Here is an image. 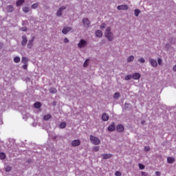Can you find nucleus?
<instances>
[{
    "instance_id": "nucleus-6",
    "label": "nucleus",
    "mask_w": 176,
    "mask_h": 176,
    "mask_svg": "<svg viewBox=\"0 0 176 176\" xmlns=\"http://www.w3.org/2000/svg\"><path fill=\"white\" fill-rule=\"evenodd\" d=\"M148 61L153 68H156V67H157V61H156V60L154 58H149Z\"/></svg>"
},
{
    "instance_id": "nucleus-14",
    "label": "nucleus",
    "mask_w": 176,
    "mask_h": 176,
    "mask_svg": "<svg viewBox=\"0 0 176 176\" xmlns=\"http://www.w3.org/2000/svg\"><path fill=\"white\" fill-rule=\"evenodd\" d=\"M34 46V40H30L28 43V49H32V47Z\"/></svg>"
},
{
    "instance_id": "nucleus-24",
    "label": "nucleus",
    "mask_w": 176,
    "mask_h": 176,
    "mask_svg": "<svg viewBox=\"0 0 176 176\" xmlns=\"http://www.w3.org/2000/svg\"><path fill=\"white\" fill-rule=\"evenodd\" d=\"M89 61H90V60L87 59V60L84 62V64H83L84 68H86V67H89Z\"/></svg>"
},
{
    "instance_id": "nucleus-2",
    "label": "nucleus",
    "mask_w": 176,
    "mask_h": 176,
    "mask_svg": "<svg viewBox=\"0 0 176 176\" xmlns=\"http://www.w3.org/2000/svg\"><path fill=\"white\" fill-rule=\"evenodd\" d=\"M65 9H67V6H65L60 7L56 12V17H61V16L64 14V10H65Z\"/></svg>"
},
{
    "instance_id": "nucleus-21",
    "label": "nucleus",
    "mask_w": 176,
    "mask_h": 176,
    "mask_svg": "<svg viewBox=\"0 0 176 176\" xmlns=\"http://www.w3.org/2000/svg\"><path fill=\"white\" fill-rule=\"evenodd\" d=\"M66 126H67V123H65V122H63L59 124V128L65 129Z\"/></svg>"
},
{
    "instance_id": "nucleus-3",
    "label": "nucleus",
    "mask_w": 176,
    "mask_h": 176,
    "mask_svg": "<svg viewBox=\"0 0 176 176\" xmlns=\"http://www.w3.org/2000/svg\"><path fill=\"white\" fill-rule=\"evenodd\" d=\"M90 140H91V142L94 144V145H100V144L101 143V141L100 140V139H98V138L96 136L91 135Z\"/></svg>"
},
{
    "instance_id": "nucleus-8",
    "label": "nucleus",
    "mask_w": 176,
    "mask_h": 176,
    "mask_svg": "<svg viewBox=\"0 0 176 176\" xmlns=\"http://www.w3.org/2000/svg\"><path fill=\"white\" fill-rule=\"evenodd\" d=\"M116 130L118 133H123L124 131V126L122 124L118 125Z\"/></svg>"
},
{
    "instance_id": "nucleus-13",
    "label": "nucleus",
    "mask_w": 176,
    "mask_h": 176,
    "mask_svg": "<svg viewBox=\"0 0 176 176\" xmlns=\"http://www.w3.org/2000/svg\"><path fill=\"white\" fill-rule=\"evenodd\" d=\"M132 78L133 79H135V80H138V79H140V78H141V75L138 73H135V74H133Z\"/></svg>"
},
{
    "instance_id": "nucleus-12",
    "label": "nucleus",
    "mask_w": 176,
    "mask_h": 176,
    "mask_svg": "<svg viewBox=\"0 0 176 176\" xmlns=\"http://www.w3.org/2000/svg\"><path fill=\"white\" fill-rule=\"evenodd\" d=\"M22 42H21V45L22 46H25V45H27V36H22Z\"/></svg>"
},
{
    "instance_id": "nucleus-41",
    "label": "nucleus",
    "mask_w": 176,
    "mask_h": 176,
    "mask_svg": "<svg viewBox=\"0 0 176 176\" xmlns=\"http://www.w3.org/2000/svg\"><path fill=\"white\" fill-rule=\"evenodd\" d=\"M115 175L116 176H121L122 175V173H120V171H116L115 173Z\"/></svg>"
},
{
    "instance_id": "nucleus-48",
    "label": "nucleus",
    "mask_w": 176,
    "mask_h": 176,
    "mask_svg": "<svg viewBox=\"0 0 176 176\" xmlns=\"http://www.w3.org/2000/svg\"><path fill=\"white\" fill-rule=\"evenodd\" d=\"M3 47V44L2 43H0V49H2Z\"/></svg>"
},
{
    "instance_id": "nucleus-20",
    "label": "nucleus",
    "mask_w": 176,
    "mask_h": 176,
    "mask_svg": "<svg viewBox=\"0 0 176 176\" xmlns=\"http://www.w3.org/2000/svg\"><path fill=\"white\" fill-rule=\"evenodd\" d=\"M50 92L52 94H56V93H57V89L56 88H50Z\"/></svg>"
},
{
    "instance_id": "nucleus-42",
    "label": "nucleus",
    "mask_w": 176,
    "mask_h": 176,
    "mask_svg": "<svg viewBox=\"0 0 176 176\" xmlns=\"http://www.w3.org/2000/svg\"><path fill=\"white\" fill-rule=\"evenodd\" d=\"M139 167L140 168V170H144V168H145V166H144V165L139 164Z\"/></svg>"
},
{
    "instance_id": "nucleus-19",
    "label": "nucleus",
    "mask_w": 176,
    "mask_h": 176,
    "mask_svg": "<svg viewBox=\"0 0 176 176\" xmlns=\"http://www.w3.org/2000/svg\"><path fill=\"white\" fill-rule=\"evenodd\" d=\"M13 10H14L13 6H7L6 11L8 12V13L13 12Z\"/></svg>"
},
{
    "instance_id": "nucleus-4",
    "label": "nucleus",
    "mask_w": 176,
    "mask_h": 176,
    "mask_svg": "<svg viewBox=\"0 0 176 176\" xmlns=\"http://www.w3.org/2000/svg\"><path fill=\"white\" fill-rule=\"evenodd\" d=\"M82 23L85 28H90L91 23L90 22V20H89V19L87 18L82 19Z\"/></svg>"
},
{
    "instance_id": "nucleus-22",
    "label": "nucleus",
    "mask_w": 176,
    "mask_h": 176,
    "mask_svg": "<svg viewBox=\"0 0 176 176\" xmlns=\"http://www.w3.org/2000/svg\"><path fill=\"white\" fill-rule=\"evenodd\" d=\"M24 3V0H18L16 1V6H21Z\"/></svg>"
},
{
    "instance_id": "nucleus-9",
    "label": "nucleus",
    "mask_w": 176,
    "mask_h": 176,
    "mask_svg": "<svg viewBox=\"0 0 176 176\" xmlns=\"http://www.w3.org/2000/svg\"><path fill=\"white\" fill-rule=\"evenodd\" d=\"M80 145V140H73L72 142V146H79Z\"/></svg>"
},
{
    "instance_id": "nucleus-1",
    "label": "nucleus",
    "mask_w": 176,
    "mask_h": 176,
    "mask_svg": "<svg viewBox=\"0 0 176 176\" xmlns=\"http://www.w3.org/2000/svg\"><path fill=\"white\" fill-rule=\"evenodd\" d=\"M105 37L109 41V42H112L113 41V33L111 31V27H107L104 32Z\"/></svg>"
},
{
    "instance_id": "nucleus-50",
    "label": "nucleus",
    "mask_w": 176,
    "mask_h": 176,
    "mask_svg": "<svg viewBox=\"0 0 176 176\" xmlns=\"http://www.w3.org/2000/svg\"><path fill=\"white\" fill-rule=\"evenodd\" d=\"M166 47H170V45H168V44L166 45Z\"/></svg>"
},
{
    "instance_id": "nucleus-37",
    "label": "nucleus",
    "mask_w": 176,
    "mask_h": 176,
    "mask_svg": "<svg viewBox=\"0 0 176 176\" xmlns=\"http://www.w3.org/2000/svg\"><path fill=\"white\" fill-rule=\"evenodd\" d=\"M99 150H100V147H98V146H94V147L93 148V151H94V152H98Z\"/></svg>"
},
{
    "instance_id": "nucleus-33",
    "label": "nucleus",
    "mask_w": 176,
    "mask_h": 176,
    "mask_svg": "<svg viewBox=\"0 0 176 176\" xmlns=\"http://www.w3.org/2000/svg\"><path fill=\"white\" fill-rule=\"evenodd\" d=\"M34 107H36V108H41V102H36V103H34Z\"/></svg>"
},
{
    "instance_id": "nucleus-32",
    "label": "nucleus",
    "mask_w": 176,
    "mask_h": 176,
    "mask_svg": "<svg viewBox=\"0 0 176 176\" xmlns=\"http://www.w3.org/2000/svg\"><path fill=\"white\" fill-rule=\"evenodd\" d=\"M100 30H104V28H107V24L104 23H102L100 26Z\"/></svg>"
},
{
    "instance_id": "nucleus-15",
    "label": "nucleus",
    "mask_w": 176,
    "mask_h": 176,
    "mask_svg": "<svg viewBox=\"0 0 176 176\" xmlns=\"http://www.w3.org/2000/svg\"><path fill=\"white\" fill-rule=\"evenodd\" d=\"M101 157H102V159H110V157H112L111 154H102L101 155Z\"/></svg>"
},
{
    "instance_id": "nucleus-17",
    "label": "nucleus",
    "mask_w": 176,
    "mask_h": 176,
    "mask_svg": "<svg viewBox=\"0 0 176 176\" xmlns=\"http://www.w3.org/2000/svg\"><path fill=\"white\" fill-rule=\"evenodd\" d=\"M109 131H113L115 130V123L112 122L111 124L108 127Z\"/></svg>"
},
{
    "instance_id": "nucleus-39",
    "label": "nucleus",
    "mask_w": 176,
    "mask_h": 176,
    "mask_svg": "<svg viewBox=\"0 0 176 176\" xmlns=\"http://www.w3.org/2000/svg\"><path fill=\"white\" fill-rule=\"evenodd\" d=\"M144 151L145 152H148V151H151V148L149 146H145Z\"/></svg>"
},
{
    "instance_id": "nucleus-25",
    "label": "nucleus",
    "mask_w": 176,
    "mask_h": 176,
    "mask_svg": "<svg viewBox=\"0 0 176 176\" xmlns=\"http://www.w3.org/2000/svg\"><path fill=\"white\" fill-rule=\"evenodd\" d=\"M52 118V116L50 114H47L43 117L44 120H49V119Z\"/></svg>"
},
{
    "instance_id": "nucleus-23",
    "label": "nucleus",
    "mask_w": 176,
    "mask_h": 176,
    "mask_svg": "<svg viewBox=\"0 0 176 176\" xmlns=\"http://www.w3.org/2000/svg\"><path fill=\"white\" fill-rule=\"evenodd\" d=\"M140 13H141V10L138 9L135 10L134 14L136 17H138V16L140 15Z\"/></svg>"
},
{
    "instance_id": "nucleus-44",
    "label": "nucleus",
    "mask_w": 176,
    "mask_h": 176,
    "mask_svg": "<svg viewBox=\"0 0 176 176\" xmlns=\"http://www.w3.org/2000/svg\"><path fill=\"white\" fill-rule=\"evenodd\" d=\"M64 42L65 43H68V42H69V40L67 38H64Z\"/></svg>"
},
{
    "instance_id": "nucleus-16",
    "label": "nucleus",
    "mask_w": 176,
    "mask_h": 176,
    "mask_svg": "<svg viewBox=\"0 0 176 176\" xmlns=\"http://www.w3.org/2000/svg\"><path fill=\"white\" fill-rule=\"evenodd\" d=\"M96 36L98 37V38H101L102 37V32L101 30H97L96 32Z\"/></svg>"
},
{
    "instance_id": "nucleus-5",
    "label": "nucleus",
    "mask_w": 176,
    "mask_h": 176,
    "mask_svg": "<svg viewBox=\"0 0 176 176\" xmlns=\"http://www.w3.org/2000/svg\"><path fill=\"white\" fill-rule=\"evenodd\" d=\"M86 46H87V41L85 40L81 39L78 43V47H79V49H83V47H86Z\"/></svg>"
},
{
    "instance_id": "nucleus-49",
    "label": "nucleus",
    "mask_w": 176,
    "mask_h": 176,
    "mask_svg": "<svg viewBox=\"0 0 176 176\" xmlns=\"http://www.w3.org/2000/svg\"><path fill=\"white\" fill-rule=\"evenodd\" d=\"M173 71L176 72V65L173 67Z\"/></svg>"
},
{
    "instance_id": "nucleus-38",
    "label": "nucleus",
    "mask_w": 176,
    "mask_h": 176,
    "mask_svg": "<svg viewBox=\"0 0 176 176\" xmlns=\"http://www.w3.org/2000/svg\"><path fill=\"white\" fill-rule=\"evenodd\" d=\"M10 170H12V167H10V166H7V167H6V168H5V170H6L7 173H9V171H10Z\"/></svg>"
},
{
    "instance_id": "nucleus-31",
    "label": "nucleus",
    "mask_w": 176,
    "mask_h": 176,
    "mask_svg": "<svg viewBox=\"0 0 176 176\" xmlns=\"http://www.w3.org/2000/svg\"><path fill=\"white\" fill-rule=\"evenodd\" d=\"M175 160L173 157H168V163H174Z\"/></svg>"
},
{
    "instance_id": "nucleus-45",
    "label": "nucleus",
    "mask_w": 176,
    "mask_h": 176,
    "mask_svg": "<svg viewBox=\"0 0 176 176\" xmlns=\"http://www.w3.org/2000/svg\"><path fill=\"white\" fill-rule=\"evenodd\" d=\"M21 31H24V32H25V31H27V28H22L21 29Z\"/></svg>"
},
{
    "instance_id": "nucleus-51",
    "label": "nucleus",
    "mask_w": 176,
    "mask_h": 176,
    "mask_svg": "<svg viewBox=\"0 0 176 176\" xmlns=\"http://www.w3.org/2000/svg\"><path fill=\"white\" fill-rule=\"evenodd\" d=\"M145 123V121H142V124H144Z\"/></svg>"
},
{
    "instance_id": "nucleus-18",
    "label": "nucleus",
    "mask_w": 176,
    "mask_h": 176,
    "mask_svg": "<svg viewBox=\"0 0 176 176\" xmlns=\"http://www.w3.org/2000/svg\"><path fill=\"white\" fill-rule=\"evenodd\" d=\"M127 63H133L134 61V56H130L126 58Z\"/></svg>"
},
{
    "instance_id": "nucleus-34",
    "label": "nucleus",
    "mask_w": 176,
    "mask_h": 176,
    "mask_svg": "<svg viewBox=\"0 0 176 176\" xmlns=\"http://www.w3.org/2000/svg\"><path fill=\"white\" fill-rule=\"evenodd\" d=\"M5 157H6L5 153H0V159H1V160H3V159H5Z\"/></svg>"
},
{
    "instance_id": "nucleus-30",
    "label": "nucleus",
    "mask_w": 176,
    "mask_h": 176,
    "mask_svg": "<svg viewBox=\"0 0 176 176\" xmlns=\"http://www.w3.org/2000/svg\"><path fill=\"white\" fill-rule=\"evenodd\" d=\"M38 6H39V3H34V4L32 6V9H36V8H38Z\"/></svg>"
},
{
    "instance_id": "nucleus-43",
    "label": "nucleus",
    "mask_w": 176,
    "mask_h": 176,
    "mask_svg": "<svg viewBox=\"0 0 176 176\" xmlns=\"http://www.w3.org/2000/svg\"><path fill=\"white\" fill-rule=\"evenodd\" d=\"M142 176H149V175L145 172H142Z\"/></svg>"
},
{
    "instance_id": "nucleus-26",
    "label": "nucleus",
    "mask_w": 176,
    "mask_h": 176,
    "mask_svg": "<svg viewBox=\"0 0 176 176\" xmlns=\"http://www.w3.org/2000/svg\"><path fill=\"white\" fill-rule=\"evenodd\" d=\"M22 63L23 64H27V63H28V58H27V57H23Z\"/></svg>"
},
{
    "instance_id": "nucleus-27",
    "label": "nucleus",
    "mask_w": 176,
    "mask_h": 176,
    "mask_svg": "<svg viewBox=\"0 0 176 176\" xmlns=\"http://www.w3.org/2000/svg\"><path fill=\"white\" fill-rule=\"evenodd\" d=\"M119 97H120V94H119L118 92L114 94L113 98H115L116 100H118Z\"/></svg>"
},
{
    "instance_id": "nucleus-11",
    "label": "nucleus",
    "mask_w": 176,
    "mask_h": 176,
    "mask_svg": "<svg viewBox=\"0 0 176 176\" xmlns=\"http://www.w3.org/2000/svg\"><path fill=\"white\" fill-rule=\"evenodd\" d=\"M102 120H104V122H107L109 120V116H108V114H107L106 113H103L102 116Z\"/></svg>"
},
{
    "instance_id": "nucleus-40",
    "label": "nucleus",
    "mask_w": 176,
    "mask_h": 176,
    "mask_svg": "<svg viewBox=\"0 0 176 176\" xmlns=\"http://www.w3.org/2000/svg\"><path fill=\"white\" fill-rule=\"evenodd\" d=\"M131 78H133L132 76H126L125 77V80H130V79H131Z\"/></svg>"
},
{
    "instance_id": "nucleus-46",
    "label": "nucleus",
    "mask_w": 176,
    "mask_h": 176,
    "mask_svg": "<svg viewBox=\"0 0 176 176\" xmlns=\"http://www.w3.org/2000/svg\"><path fill=\"white\" fill-rule=\"evenodd\" d=\"M155 175H156L157 176H160V172L156 171V172H155Z\"/></svg>"
},
{
    "instance_id": "nucleus-28",
    "label": "nucleus",
    "mask_w": 176,
    "mask_h": 176,
    "mask_svg": "<svg viewBox=\"0 0 176 176\" xmlns=\"http://www.w3.org/2000/svg\"><path fill=\"white\" fill-rule=\"evenodd\" d=\"M23 12H24V13H28V12H30V8L28 7L23 8Z\"/></svg>"
},
{
    "instance_id": "nucleus-35",
    "label": "nucleus",
    "mask_w": 176,
    "mask_h": 176,
    "mask_svg": "<svg viewBox=\"0 0 176 176\" xmlns=\"http://www.w3.org/2000/svg\"><path fill=\"white\" fill-rule=\"evenodd\" d=\"M20 61V57L16 56L14 58V62L19 63Z\"/></svg>"
},
{
    "instance_id": "nucleus-36",
    "label": "nucleus",
    "mask_w": 176,
    "mask_h": 176,
    "mask_svg": "<svg viewBox=\"0 0 176 176\" xmlns=\"http://www.w3.org/2000/svg\"><path fill=\"white\" fill-rule=\"evenodd\" d=\"M138 62L144 64L145 63V59L144 58H140V59H138Z\"/></svg>"
},
{
    "instance_id": "nucleus-7",
    "label": "nucleus",
    "mask_w": 176,
    "mask_h": 176,
    "mask_svg": "<svg viewBox=\"0 0 176 176\" xmlns=\"http://www.w3.org/2000/svg\"><path fill=\"white\" fill-rule=\"evenodd\" d=\"M71 30H72V28L68 27V26H65V27L63 28V29L62 30V34H64V35H67V34L68 32H69V31H71Z\"/></svg>"
},
{
    "instance_id": "nucleus-47",
    "label": "nucleus",
    "mask_w": 176,
    "mask_h": 176,
    "mask_svg": "<svg viewBox=\"0 0 176 176\" xmlns=\"http://www.w3.org/2000/svg\"><path fill=\"white\" fill-rule=\"evenodd\" d=\"M23 69H27V64H25V65L23 66Z\"/></svg>"
},
{
    "instance_id": "nucleus-10",
    "label": "nucleus",
    "mask_w": 176,
    "mask_h": 176,
    "mask_svg": "<svg viewBox=\"0 0 176 176\" xmlns=\"http://www.w3.org/2000/svg\"><path fill=\"white\" fill-rule=\"evenodd\" d=\"M117 9L118 10H127V9H129V7L126 5H121V6H118L117 7Z\"/></svg>"
},
{
    "instance_id": "nucleus-29",
    "label": "nucleus",
    "mask_w": 176,
    "mask_h": 176,
    "mask_svg": "<svg viewBox=\"0 0 176 176\" xmlns=\"http://www.w3.org/2000/svg\"><path fill=\"white\" fill-rule=\"evenodd\" d=\"M157 63L159 65H163V60H162V58H157Z\"/></svg>"
}]
</instances>
